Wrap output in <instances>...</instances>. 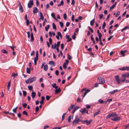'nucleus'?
I'll return each instance as SVG.
<instances>
[{"label": "nucleus", "instance_id": "26", "mask_svg": "<svg viewBox=\"0 0 129 129\" xmlns=\"http://www.w3.org/2000/svg\"><path fill=\"white\" fill-rule=\"evenodd\" d=\"M11 85V83L10 82V81L8 83V85H7V90H9V88L10 86Z\"/></svg>", "mask_w": 129, "mask_h": 129}, {"label": "nucleus", "instance_id": "28", "mask_svg": "<svg viewBox=\"0 0 129 129\" xmlns=\"http://www.w3.org/2000/svg\"><path fill=\"white\" fill-rule=\"evenodd\" d=\"M1 52L3 53H5L6 54H7L8 53V52L5 49H2L1 50Z\"/></svg>", "mask_w": 129, "mask_h": 129}, {"label": "nucleus", "instance_id": "63", "mask_svg": "<svg viewBox=\"0 0 129 129\" xmlns=\"http://www.w3.org/2000/svg\"><path fill=\"white\" fill-rule=\"evenodd\" d=\"M70 24V23L69 22H67L66 24V26L67 27Z\"/></svg>", "mask_w": 129, "mask_h": 129}, {"label": "nucleus", "instance_id": "46", "mask_svg": "<svg viewBox=\"0 0 129 129\" xmlns=\"http://www.w3.org/2000/svg\"><path fill=\"white\" fill-rule=\"evenodd\" d=\"M27 106V104L26 103H25L23 104L22 106H23V107L24 108H25L26 107V106Z\"/></svg>", "mask_w": 129, "mask_h": 129}, {"label": "nucleus", "instance_id": "23", "mask_svg": "<svg viewBox=\"0 0 129 129\" xmlns=\"http://www.w3.org/2000/svg\"><path fill=\"white\" fill-rule=\"evenodd\" d=\"M94 19H93L90 21V24L92 26L94 23Z\"/></svg>", "mask_w": 129, "mask_h": 129}, {"label": "nucleus", "instance_id": "35", "mask_svg": "<svg viewBox=\"0 0 129 129\" xmlns=\"http://www.w3.org/2000/svg\"><path fill=\"white\" fill-rule=\"evenodd\" d=\"M28 89L30 90H32L33 88V86H28Z\"/></svg>", "mask_w": 129, "mask_h": 129}, {"label": "nucleus", "instance_id": "41", "mask_svg": "<svg viewBox=\"0 0 129 129\" xmlns=\"http://www.w3.org/2000/svg\"><path fill=\"white\" fill-rule=\"evenodd\" d=\"M23 95L24 96H25L27 94L26 92L25 91H23Z\"/></svg>", "mask_w": 129, "mask_h": 129}, {"label": "nucleus", "instance_id": "33", "mask_svg": "<svg viewBox=\"0 0 129 129\" xmlns=\"http://www.w3.org/2000/svg\"><path fill=\"white\" fill-rule=\"evenodd\" d=\"M52 26H53V29H54L56 30V26L55 25V24L54 23H52Z\"/></svg>", "mask_w": 129, "mask_h": 129}, {"label": "nucleus", "instance_id": "48", "mask_svg": "<svg viewBox=\"0 0 129 129\" xmlns=\"http://www.w3.org/2000/svg\"><path fill=\"white\" fill-rule=\"evenodd\" d=\"M120 12L119 11L117 12L116 15L115 16L116 17H117L120 15Z\"/></svg>", "mask_w": 129, "mask_h": 129}, {"label": "nucleus", "instance_id": "2", "mask_svg": "<svg viewBox=\"0 0 129 129\" xmlns=\"http://www.w3.org/2000/svg\"><path fill=\"white\" fill-rule=\"evenodd\" d=\"M79 121V119L78 115H76L75 116V119L73 122V124H76L78 123Z\"/></svg>", "mask_w": 129, "mask_h": 129}, {"label": "nucleus", "instance_id": "61", "mask_svg": "<svg viewBox=\"0 0 129 129\" xmlns=\"http://www.w3.org/2000/svg\"><path fill=\"white\" fill-rule=\"evenodd\" d=\"M71 116H69L68 119V120L69 122H70L71 121Z\"/></svg>", "mask_w": 129, "mask_h": 129}, {"label": "nucleus", "instance_id": "36", "mask_svg": "<svg viewBox=\"0 0 129 129\" xmlns=\"http://www.w3.org/2000/svg\"><path fill=\"white\" fill-rule=\"evenodd\" d=\"M63 18L64 19H66L67 18V15L66 13H64L63 15Z\"/></svg>", "mask_w": 129, "mask_h": 129}, {"label": "nucleus", "instance_id": "43", "mask_svg": "<svg viewBox=\"0 0 129 129\" xmlns=\"http://www.w3.org/2000/svg\"><path fill=\"white\" fill-rule=\"evenodd\" d=\"M17 107H16L13 110V111L15 113H16V111L17 109Z\"/></svg>", "mask_w": 129, "mask_h": 129}, {"label": "nucleus", "instance_id": "52", "mask_svg": "<svg viewBox=\"0 0 129 129\" xmlns=\"http://www.w3.org/2000/svg\"><path fill=\"white\" fill-rule=\"evenodd\" d=\"M76 34L75 33H74V35H73L72 36V38H73V39H74V40H75V38H76Z\"/></svg>", "mask_w": 129, "mask_h": 129}, {"label": "nucleus", "instance_id": "21", "mask_svg": "<svg viewBox=\"0 0 129 129\" xmlns=\"http://www.w3.org/2000/svg\"><path fill=\"white\" fill-rule=\"evenodd\" d=\"M90 91V90H89L87 89V90H86L84 94V95L83 96V98L86 95L87 93L88 92H89Z\"/></svg>", "mask_w": 129, "mask_h": 129}, {"label": "nucleus", "instance_id": "55", "mask_svg": "<svg viewBox=\"0 0 129 129\" xmlns=\"http://www.w3.org/2000/svg\"><path fill=\"white\" fill-rule=\"evenodd\" d=\"M27 37L28 38H29L30 37V33L29 31L27 32Z\"/></svg>", "mask_w": 129, "mask_h": 129}, {"label": "nucleus", "instance_id": "8", "mask_svg": "<svg viewBox=\"0 0 129 129\" xmlns=\"http://www.w3.org/2000/svg\"><path fill=\"white\" fill-rule=\"evenodd\" d=\"M120 117L119 116H118L114 117L113 118L111 119V120L112 121H116L120 120Z\"/></svg>", "mask_w": 129, "mask_h": 129}, {"label": "nucleus", "instance_id": "42", "mask_svg": "<svg viewBox=\"0 0 129 129\" xmlns=\"http://www.w3.org/2000/svg\"><path fill=\"white\" fill-rule=\"evenodd\" d=\"M71 19L73 21H74V15H73L71 17Z\"/></svg>", "mask_w": 129, "mask_h": 129}, {"label": "nucleus", "instance_id": "30", "mask_svg": "<svg viewBox=\"0 0 129 129\" xmlns=\"http://www.w3.org/2000/svg\"><path fill=\"white\" fill-rule=\"evenodd\" d=\"M117 91H118V90L117 89H116L112 91H111L109 93H111L112 94H114L116 92H117Z\"/></svg>", "mask_w": 129, "mask_h": 129}, {"label": "nucleus", "instance_id": "5", "mask_svg": "<svg viewBox=\"0 0 129 129\" xmlns=\"http://www.w3.org/2000/svg\"><path fill=\"white\" fill-rule=\"evenodd\" d=\"M119 69L121 71H129V67H123L122 68H119Z\"/></svg>", "mask_w": 129, "mask_h": 129}, {"label": "nucleus", "instance_id": "16", "mask_svg": "<svg viewBox=\"0 0 129 129\" xmlns=\"http://www.w3.org/2000/svg\"><path fill=\"white\" fill-rule=\"evenodd\" d=\"M31 96L33 99H34L36 96V93L34 92H32L31 94Z\"/></svg>", "mask_w": 129, "mask_h": 129}, {"label": "nucleus", "instance_id": "22", "mask_svg": "<svg viewBox=\"0 0 129 129\" xmlns=\"http://www.w3.org/2000/svg\"><path fill=\"white\" fill-rule=\"evenodd\" d=\"M48 69V66L47 64L45 65L44 67V69L45 71H46Z\"/></svg>", "mask_w": 129, "mask_h": 129}, {"label": "nucleus", "instance_id": "15", "mask_svg": "<svg viewBox=\"0 0 129 129\" xmlns=\"http://www.w3.org/2000/svg\"><path fill=\"white\" fill-rule=\"evenodd\" d=\"M61 91V90L60 88H59L58 89H56L55 92V94H56L58 93H60Z\"/></svg>", "mask_w": 129, "mask_h": 129}, {"label": "nucleus", "instance_id": "13", "mask_svg": "<svg viewBox=\"0 0 129 129\" xmlns=\"http://www.w3.org/2000/svg\"><path fill=\"white\" fill-rule=\"evenodd\" d=\"M82 113H86V114H88V111L87 110H86V109L85 108L82 109V111H80Z\"/></svg>", "mask_w": 129, "mask_h": 129}, {"label": "nucleus", "instance_id": "34", "mask_svg": "<svg viewBox=\"0 0 129 129\" xmlns=\"http://www.w3.org/2000/svg\"><path fill=\"white\" fill-rule=\"evenodd\" d=\"M49 25H48L47 27H45V29L46 31H47L48 29L49 28Z\"/></svg>", "mask_w": 129, "mask_h": 129}, {"label": "nucleus", "instance_id": "11", "mask_svg": "<svg viewBox=\"0 0 129 129\" xmlns=\"http://www.w3.org/2000/svg\"><path fill=\"white\" fill-rule=\"evenodd\" d=\"M49 64L52 67H54L55 66V62L52 61H50L49 62Z\"/></svg>", "mask_w": 129, "mask_h": 129}, {"label": "nucleus", "instance_id": "29", "mask_svg": "<svg viewBox=\"0 0 129 129\" xmlns=\"http://www.w3.org/2000/svg\"><path fill=\"white\" fill-rule=\"evenodd\" d=\"M116 4V3H115L110 8V10L113 9L115 6Z\"/></svg>", "mask_w": 129, "mask_h": 129}, {"label": "nucleus", "instance_id": "25", "mask_svg": "<svg viewBox=\"0 0 129 129\" xmlns=\"http://www.w3.org/2000/svg\"><path fill=\"white\" fill-rule=\"evenodd\" d=\"M40 19H41L42 20H43L44 19V17L43 16V14L41 12H40Z\"/></svg>", "mask_w": 129, "mask_h": 129}, {"label": "nucleus", "instance_id": "19", "mask_svg": "<svg viewBox=\"0 0 129 129\" xmlns=\"http://www.w3.org/2000/svg\"><path fill=\"white\" fill-rule=\"evenodd\" d=\"M122 76L123 77H129L128 73H126L122 74Z\"/></svg>", "mask_w": 129, "mask_h": 129}, {"label": "nucleus", "instance_id": "44", "mask_svg": "<svg viewBox=\"0 0 129 129\" xmlns=\"http://www.w3.org/2000/svg\"><path fill=\"white\" fill-rule=\"evenodd\" d=\"M17 73L14 74V73H13L12 74V76H13L14 77H15L16 76H17Z\"/></svg>", "mask_w": 129, "mask_h": 129}, {"label": "nucleus", "instance_id": "51", "mask_svg": "<svg viewBox=\"0 0 129 129\" xmlns=\"http://www.w3.org/2000/svg\"><path fill=\"white\" fill-rule=\"evenodd\" d=\"M68 58L69 60H71L72 59L71 57L69 54H68Z\"/></svg>", "mask_w": 129, "mask_h": 129}, {"label": "nucleus", "instance_id": "54", "mask_svg": "<svg viewBox=\"0 0 129 129\" xmlns=\"http://www.w3.org/2000/svg\"><path fill=\"white\" fill-rule=\"evenodd\" d=\"M23 113L24 115H27V113L26 111H23Z\"/></svg>", "mask_w": 129, "mask_h": 129}, {"label": "nucleus", "instance_id": "14", "mask_svg": "<svg viewBox=\"0 0 129 129\" xmlns=\"http://www.w3.org/2000/svg\"><path fill=\"white\" fill-rule=\"evenodd\" d=\"M51 85L53 88H55V89H57L58 86H56V84L55 83H54L53 84H52Z\"/></svg>", "mask_w": 129, "mask_h": 129}, {"label": "nucleus", "instance_id": "60", "mask_svg": "<svg viewBox=\"0 0 129 129\" xmlns=\"http://www.w3.org/2000/svg\"><path fill=\"white\" fill-rule=\"evenodd\" d=\"M63 44L62 43L61 45V49L63 50Z\"/></svg>", "mask_w": 129, "mask_h": 129}, {"label": "nucleus", "instance_id": "40", "mask_svg": "<svg viewBox=\"0 0 129 129\" xmlns=\"http://www.w3.org/2000/svg\"><path fill=\"white\" fill-rule=\"evenodd\" d=\"M59 22L61 27H62L63 26V23L62 22L60 21H59Z\"/></svg>", "mask_w": 129, "mask_h": 129}, {"label": "nucleus", "instance_id": "12", "mask_svg": "<svg viewBox=\"0 0 129 129\" xmlns=\"http://www.w3.org/2000/svg\"><path fill=\"white\" fill-rule=\"evenodd\" d=\"M19 10L22 13L23 11V7L20 3L19 4Z\"/></svg>", "mask_w": 129, "mask_h": 129}, {"label": "nucleus", "instance_id": "9", "mask_svg": "<svg viewBox=\"0 0 129 129\" xmlns=\"http://www.w3.org/2000/svg\"><path fill=\"white\" fill-rule=\"evenodd\" d=\"M81 122L83 123H84L85 122L86 124L88 125L91 123V120H90L89 121H88L87 120H82Z\"/></svg>", "mask_w": 129, "mask_h": 129}, {"label": "nucleus", "instance_id": "38", "mask_svg": "<svg viewBox=\"0 0 129 129\" xmlns=\"http://www.w3.org/2000/svg\"><path fill=\"white\" fill-rule=\"evenodd\" d=\"M120 53L123 56H124L125 53H124V52H123V51H122V50L121 51H120Z\"/></svg>", "mask_w": 129, "mask_h": 129}, {"label": "nucleus", "instance_id": "31", "mask_svg": "<svg viewBox=\"0 0 129 129\" xmlns=\"http://www.w3.org/2000/svg\"><path fill=\"white\" fill-rule=\"evenodd\" d=\"M74 106V105H71L70 107H69L68 108L69 110V111H70L73 108V106Z\"/></svg>", "mask_w": 129, "mask_h": 129}, {"label": "nucleus", "instance_id": "6", "mask_svg": "<svg viewBox=\"0 0 129 129\" xmlns=\"http://www.w3.org/2000/svg\"><path fill=\"white\" fill-rule=\"evenodd\" d=\"M117 115V114L115 113H112L108 114L107 116V118H109L111 117H113Z\"/></svg>", "mask_w": 129, "mask_h": 129}, {"label": "nucleus", "instance_id": "59", "mask_svg": "<svg viewBox=\"0 0 129 129\" xmlns=\"http://www.w3.org/2000/svg\"><path fill=\"white\" fill-rule=\"evenodd\" d=\"M77 101L78 102H81V100L80 98H78L77 99Z\"/></svg>", "mask_w": 129, "mask_h": 129}, {"label": "nucleus", "instance_id": "53", "mask_svg": "<svg viewBox=\"0 0 129 129\" xmlns=\"http://www.w3.org/2000/svg\"><path fill=\"white\" fill-rule=\"evenodd\" d=\"M38 60H37L35 58H34V64L35 65H36L37 64V61Z\"/></svg>", "mask_w": 129, "mask_h": 129}, {"label": "nucleus", "instance_id": "62", "mask_svg": "<svg viewBox=\"0 0 129 129\" xmlns=\"http://www.w3.org/2000/svg\"><path fill=\"white\" fill-rule=\"evenodd\" d=\"M75 3V2L74 0H72V2L71 4L72 5H74V4Z\"/></svg>", "mask_w": 129, "mask_h": 129}, {"label": "nucleus", "instance_id": "49", "mask_svg": "<svg viewBox=\"0 0 129 129\" xmlns=\"http://www.w3.org/2000/svg\"><path fill=\"white\" fill-rule=\"evenodd\" d=\"M39 110V107L38 106H37L36 108L35 111L36 112H38Z\"/></svg>", "mask_w": 129, "mask_h": 129}, {"label": "nucleus", "instance_id": "50", "mask_svg": "<svg viewBox=\"0 0 129 129\" xmlns=\"http://www.w3.org/2000/svg\"><path fill=\"white\" fill-rule=\"evenodd\" d=\"M50 97H51L50 96H49L48 95H46V100H49L50 99Z\"/></svg>", "mask_w": 129, "mask_h": 129}, {"label": "nucleus", "instance_id": "24", "mask_svg": "<svg viewBox=\"0 0 129 129\" xmlns=\"http://www.w3.org/2000/svg\"><path fill=\"white\" fill-rule=\"evenodd\" d=\"M35 58L37 60H38V51H37L36 54V57H35Z\"/></svg>", "mask_w": 129, "mask_h": 129}, {"label": "nucleus", "instance_id": "58", "mask_svg": "<svg viewBox=\"0 0 129 129\" xmlns=\"http://www.w3.org/2000/svg\"><path fill=\"white\" fill-rule=\"evenodd\" d=\"M49 43H50V44H51L52 42V39L51 38H50L49 39Z\"/></svg>", "mask_w": 129, "mask_h": 129}, {"label": "nucleus", "instance_id": "39", "mask_svg": "<svg viewBox=\"0 0 129 129\" xmlns=\"http://www.w3.org/2000/svg\"><path fill=\"white\" fill-rule=\"evenodd\" d=\"M127 28H128V26H126L121 31H123L124 30L126 29Z\"/></svg>", "mask_w": 129, "mask_h": 129}, {"label": "nucleus", "instance_id": "37", "mask_svg": "<svg viewBox=\"0 0 129 129\" xmlns=\"http://www.w3.org/2000/svg\"><path fill=\"white\" fill-rule=\"evenodd\" d=\"M126 79V78H122L121 80V82H124L125 80Z\"/></svg>", "mask_w": 129, "mask_h": 129}, {"label": "nucleus", "instance_id": "64", "mask_svg": "<svg viewBox=\"0 0 129 129\" xmlns=\"http://www.w3.org/2000/svg\"><path fill=\"white\" fill-rule=\"evenodd\" d=\"M35 53V51L34 50H33L32 52L31 53V54H30L31 55V56L33 55H34Z\"/></svg>", "mask_w": 129, "mask_h": 129}, {"label": "nucleus", "instance_id": "3", "mask_svg": "<svg viewBox=\"0 0 129 129\" xmlns=\"http://www.w3.org/2000/svg\"><path fill=\"white\" fill-rule=\"evenodd\" d=\"M98 79L99 80V84H102L105 82V81L104 79L102 77L99 76L98 77Z\"/></svg>", "mask_w": 129, "mask_h": 129}, {"label": "nucleus", "instance_id": "27", "mask_svg": "<svg viewBox=\"0 0 129 129\" xmlns=\"http://www.w3.org/2000/svg\"><path fill=\"white\" fill-rule=\"evenodd\" d=\"M51 16L54 18L56 20H58L57 19L56 17H55V15L53 13H52L51 14Z\"/></svg>", "mask_w": 129, "mask_h": 129}, {"label": "nucleus", "instance_id": "32", "mask_svg": "<svg viewBox=\"0 0 129 129\" xmlns=\"http://www.w3.org/2000/svg\"><path fill=\"white\" fill-rule=\"evenodd\" d=\"M67 64L65 63H64L63 65V67L64 69H66L67 68Z\"/></svg>", "mask_w": 129, "mask_h": 129}, {"label": "nucleus", "instance_id": "57", "mask_svg": "<svg viewBox=\"0 0 129 129\" xmlns=\"http://www.w3.org/2000/svg\"><path fill=\"white\" fill-rule=\"evenodd\" d=\"M67 39V42H69L71 41L72 40V39L71 38H70V37L69 38Z\"/></svg>", "mask_w": 129, "mask_h": 129}, {"label": "nucleus", "instance_id": "10", "mask_svg": "<svg viewBox=\"0 0 129 129\" xmlns=\"http://www.w3.org/2000/svg\"><path fill=\"white\" fill-rule=\"evenodd\" d=\"M39 12L38 10L35 7H34L33 10V13L34 14H35Z\"/></svg>", "mask_w": 129, "mask_h": 129}, {"label": "nucleus", "instance_id": "17", "mask_svg": "<svg viewBox=\"0 0 129 129\" xmlns=\"http://www.w3.org/2000/svg\"><path fill=\"white\" fill-rule=\"evenodd\" d=\"M100 111V110H98L96 112L94 113L93 114L94 115V117L95 116L98 115L99 114Z\"/></svg>", "mask_w": 129, "mask_h": 129}, {"label": "nucleus", "instance_id": "47", "mask_svg": "<svg viewBox=\"0 0 129 129\" xmlns=\"http://www.w3.org/2000/svg\"><path fill=\"white\" fill-rule=\"evenodd\" d=\"M99 18L100 19H102L103 17V14H101L99 15Z\"/></svg>", "mask_w": 129, "mask_h": 129}, {"label": "nucleus", "instance_id": "56", "mask_svg": "<svg viewBox=\"0 0 129 129\" xmlns=\"http://www.w3.org/2000/svg\"><path fill=\"white\" fill-rule=\"evenodd\" d=\"M99 101L101 104H102L104 103V102L103 100L101 99H99Z\"/></svg>", "mask_w": 129, "mask_h": 129}, {"label": "nucleus", "instance_id": "20", "mask_svg": "<svg viewBox=\"0 0 129 129\" xmlns=\"http://www.w3.org/2000/svg\"><path fill=\"white\" fill-rule=\"evenodd\" d=\"M26 71L27 73L30 74V68L29 67L27 68Z\"/></svg>", "mask_w": 129, "mask_h": 129}, {"label": "nucleus", "instance_id": "7", "mask_svg": "<svg viewBox=\"0 0 129 129\" xmlns=\"http://www.w3.org/2000/svg\"><path fill=\"white\" fill-rule=\"evenodd\" d=\"M33 5V0H30L29 2L27 4V6L28 8H30L32 7V6Z\"/></svg>", "mask_w": 129, "mask_h": 129}, {"label": "nucleus", "instance_id": "45", "mask_svg": "<svg viewBox=\"0 0 129 129\" xmlns=\"http://www.w3.org/2000/svg\"><path fill=\"white\" fill-rule=\"evenodd\" d=\"M60 41H58L57 42L56 44L57 47H58L60 45Z\"/></svg>", "mask_w": 129, "mask_h": 129}, {"label": "nucleus", "instance_id": "18", "mask_svg": "<svg viewBox=\"0 0 129 129\" xmlns=\"http://www.w3.org/2000/svg\"><path fill=\"white\" fill-rule=\"evenodd\" d=\"M30 37L31 38L30 41H33L34 40V39L33 33H31V34Z\"/></svg>", "mask_w": 129, "mask_h": 129}, {"label": "nucleus", "instance_id": "1", "mask_svg": "<svg viewBox=\"0 0 129 129\" xmlns=\"http://www.w3.org/2000/svg\"><path fill=\"white\" fill-rule=\"evenodd\" d=\"M36 79V77H34L31 78H29L28 79L25 81V82L27 84L31 83L33 81H35Z\"/></svg>", "mask_w": 129, "mask_h": 129}, {"label": "nucleus", "instance_id": "4", "mask_svg": "<svg viewBox=\"0 0 129 129\" xmlns=\"http://www.w3.org/2000/svg\"><path fill=\"white\" fill-rule=\"evenodd\" d=\"M115 78L117 84H120L121 81V80H120V79L119 78V75H117L115 77Z\"/></svg>", "mask_w": 129, "mask_h": 129}]
</instances>
